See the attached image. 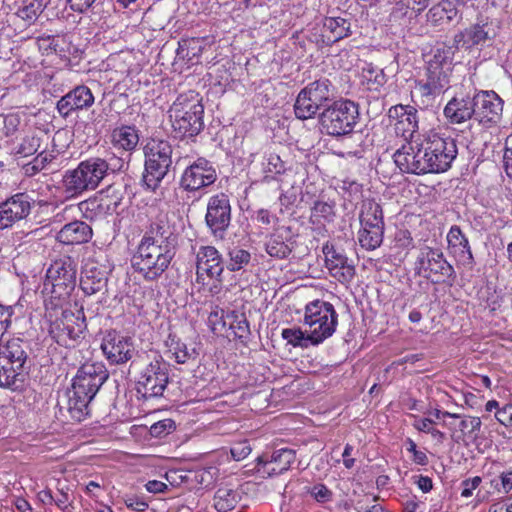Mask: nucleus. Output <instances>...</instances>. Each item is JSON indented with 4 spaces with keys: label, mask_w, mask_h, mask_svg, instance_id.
Returning a JSON list of instances; mask_svg holds the SVG:
<instances>
[{
    "label": "nucleus",
    "mask_w": 512,
    "mask_h": 512,
    "mask_svg": "<svg viewBox=\"0 0 512 512\" xmlns=\"http://www.w3.org/2000/svg\"><path fill=\"white\" fill-rule=\"evenodd\" d=\"M475 120L484 126L497 124L503 111L502 99L493 91L474 89Z\"/></svg>",
    "instance_id": "obj_17"
},
{
    "label": "nucleus",
    "mask_w": 512,
    "mask_h": 512,
    "mask_svg": "<svg viewBox=\"0 0 512 512\" xmlns=\"http://www.w3.org/2000/svg\"><path fill=\"white\" fill-rule=\"evenodd\" d=\"M317 30L319 33L313 35V40L321 46L332 45L351 35V18L325 17Z\"/></svg>",
    "instance_id": "obj_20"
},
{
    "label": "nucleus",
    "mask_w": 512,
    "mask_h": 512,
    "mask_svg": "<svg viewBox=\"0 0 512 512\" xmlns=\"http://www.w3.org/2000/svg\"><path fill=\"white\" fill-rule=\"evenodd\" d=\"M358 119V105L347 99L334 101L320 114L322 130L336 137L350 134Z\"/></svg>",
    "instance_id": "obj_9"
},
{
    "label": "nucleus",
    "mask_w": 512,
    "mask_h": 512,
    "mask_svg": "<svg viewBox=\"0 0 512 512\" xmlns=\"http://www.w3.org/2000/svg\"><path fill=\"white\" fill-rule=\"evenodd\" d=\"M231 328L239 338H245L250 333L249 323L243 315L236 317L235 321L231 324Z\"/></svg>",
    "instance_id": "obj_56"
},
{
    "label": "nucleus",
    "mask_w": 512,
    "mask_h": 512,
    "mask_svg": "<svg viewBox=\"0 0 512 512\" xmlns=\"http://www.w3.org/2000/svg\"><path fill=\"white\" fill-rule=\"evenodd\" d=\"M415 483L417 484L418 488L424 493H428L433 488L432 479L428 476H417V480Z\"/></svg>",
    "instance_id": "obj_63"
},
{
    "label": "nucleus",
    "mask_w": 512,
    "mask_h": 512,
    "mask_svg": "<svg viewBox=\"0 0 512 512\" xmlns=\"http://www.w3.org/2000/svg\"><path fill=\"white\" fill-rule=\"evenodd\" d=\"M168 383L167 367L164 363H150L142 372L138 381V391L145 398L161 396Z\"/></svg>",
    "instance_id": "obj_19"
},
{
    "label": "nucleus",
    "mask_w": 512,
    "mask_h": 512,
    "mask_svg": "<svg viewBox=\"0 0 512 512\" xmlns=\"http://www.w3.org/2000/svg\"><path fill=\"white\" fill-rule=\"evenodd\" d=\"M444 115L452 124L475 118L474 93L456 94L445 106Z\"/></svg>",
    "instance_id": "obj_28"
},
{
    "label": "nucleus",
    "mask_w": 512,
    "mask_h": 512,
    "mask_svg": "<svg viewBox=\"0 0 512 512\" xmlns=\"http://www.w3.org/2000/svg\"><path fill=\"white\" fill-rule=\"evenodd\" d=\"M53 45V54L59 56L61 60L67 63L78 52V49L72 44L67 35H56V42Z\"/></svg>",
    "instance_id": "obj_42"
},
{
    "label": "nucleus",
    "mask_w": 512,
    "mask_h": 512,
    "mask_svg": "<svg viewBox=\"0 0 512 512\" xmlns=\"http://www.w3.org/2000/svg\"><path fill=\"white\" fill-rule=\"evenodd\" d=\"M501 486L504 493H508L512 490V470L503 472L500 476Z\"/></svg>",
    "instance_id": "obj_64"
},
{
    "label": "nucleus",
    "mask_w": 512,
    "mask_h": 512,
    "mask_svg": "<svg viewBox=\"0 0 512 512\" xmlns=\"http://www.w3.org/2000/svg\"><path fill=\"white\" fill-rule=\"evenodd\" d=\"M55 505L62 511H67L71 506V499L69 493L64 488L58 489L57 494L54 496Z\"/></svg>",
    "instance_id": "obj_58"
},
{
    "label": "nucleus",
    "mask_w": 512,
    "mask_h": 512,
    "mask_svg": "<svg viewBox=\"0 0 512 512\" xmlns=\"http://www.w3.org/2000/svg\"><path fill=\"white\" fill-rule=\"evenodd\" d=\"M390 125L405 140L412 139L418 130L417 110L410 105H395L388 111Z\"/></svg>",
    "instance_id": "obj_24"
},
{
    "label": "nucleus",
    "mask_w": 512,
    "mask_h": 512,
    "mask_svg": "<svg viewBox=\"0 0 512 512\" xmlns=\"http://www.w3.org/2000/svg\"><path fill=\"white\" fill-rule=\"evenodd\" d=\"M296 459L292 449L282 448L275 450L271 455H262L257 458L256 470L268 476L280 475L286 472Z\"/></svg>",
    "instance_id": "obj_25"
},
{
    "label": "nucleus",
    "mask_w": 512,
    "mask_h": 512,
    "mask_svg": "<svg viewBox=\"0 0 512 512\" xmlns=\"http://www.w3.org/2000/svg\"><path fill=\"white\" fill-rule=\"evenodd\" d=\"M228 256L229 262L227 264V268L230 271H238L244 268L251 260V254L247 250L239 247L230 249Z\"/></svg>",
    "instance_id": "obj_46"
},
{
    "label": "nucleus",
    "mask_w": 512,
    "mask_h": 512,
    "mask_svg": "<svg viewBox=\"0 0 512 512\" xmlns=\"http://www.w3.org/2000/svg\"><path fill=\"white\" fill-rule=\"evenodd\" d=\"M175 254V247L139 243L131 264L135 272L145 280L156 281L168 269Z\"/></svg>",
    "instance_id": "obj_6"
},
{
    "label": "nucleus",
    "mask_w": 512,
    "mask_h": 512,
    "mask_svg": "<svg viewBox=\"0 0 512 512\" xmlns=\"http://www.w3.org/2000/svg\"><path fill=\"white\" fill-rule=\"evenodd\" d=\"M429 415L433 416L434 419L431 418V417H419V416H416V415H410V417L414 419V421L412 423L413 428L415 430H417L418 432L429 434V432L432 429V427L436 425V423H437L436 420H439L440 424L443 427H447L449 429H452L451 423L446 422L445 419L447 417H449V418H460L459 414L451 413V412H448V411H443V410H440V409H434L433 411H431L429 413Z\"/></svg>",
    "instance_id": "obj_35"
},
{
    "label": "nucleus",
    "mask_w": 512,
    "mask_h": 512,
    "mask_svg": "<svg viewBox=\"0 0 512 512\" xmlns=\"http://www.w3.org/2000/svg\"><path fill=\"white\" fill-rule=\"evenodd\" d=\"M101 349L112 364L126 363L134 354L131 338L116 331L106 333L101 343Z\"/></svg>",
    "instance_id": "obj_23"
},
{
    "label": "nucleus",
    "mask_w": 512,
    "mask_h": 512,
    "mask_svg": "<svg viewBox=\"0 0 512 512\" xmlns=\"http://www.w3.org/2000/svg\"><path fill=\"white\" fill-rule=\"evenodd\" d=\"M34 200L26 193H17L0 204V229L11 227L31 212Z\"/></svg>",
    "instance_id": "obj_22"
},
{
    "label": "nucleus",
    "mask_w": 512,
    "mask_h": 512,
    "mask_svg": "<svg viewBox=\"0 0 512 512\" xmlns=\"http://www.w3.org/2000/svg\"><path fill=\"white\" fill-rule=\"evenodd\" d=\"M169 118L173 130L182 137H193L204 127V107L199 94L188 91L180 94L171 105Z\"/></svg>",
    "instance_id": "obj_3"
},
{
    "label": "nucleus",
    "mask_w": 512,
    "mask_h": 512,
    "mask_svg": "<svg viewBox=\"0 0 512 512\" xmlns=\"http://www.w3.org/2000/svg\"><path fill=\"white\" fill-rule=\"evenodd\" d=\"M311 496L320 503L328 502L332 499V492L324 484H315L309 489Z\"/></svg>",
    "instance_id": "obj_53"
},
{
    "label": "nucleus",
    "mask_w": 512,
    "mask_h": 512,
    "mask_svg": "<svg viewBox=\"0 0 512 512\" xmlns=\"http://www.w3.org/2000/svg\"><path fill=\"white\" fill-rule=\"evenodd\" d=\"M361 226H372L384 228L383 211L379 203L373 199L362 201L359 213Z\"/></svg>",
    "instance_id": "obj_36"
},
{
    "label": "nucleus",
    "mask_w": 512,
    "mask_h": 512,
    "mask_svg": "<svg viewBox=\"0 0 512 512\" xmlns=\"http://www.w3.org/2000/svg\"><path fill=\"white\" fill-rule=\"evenodd\" d=\"M93 398L87 395H80L76 390L71 389L68 393L67 411L70 418L81 422L89 414V403Z\"/></svg>",
    "instance_id": "obj_38"
},
{
    "label": "nucleus",
    "mask_w": 512,
    "mask_h": 512,
    "mask_svg": "<svg viewBox=\"0 0 512 512\" xmlns=\"http://www.w3.org/2000/svg\"><path fill=\"white\" fill-rule=\"evenodd\" d=\"M40 147V138L35 135L25 136L17 149V154L22 157H28L38 151Z\"/></svg>",
    "instance_id": "obj_48"
},
{
    "label": "nucleus",
    "mask_w": 512,
    "mask_h": 512,
    "mask_svg": "<svg viewBox=\"0 0 512 512\" xmlns=\"http://www.w3.org/2000/svg\"><path fill=\"white\" fill-rule=\"evenodd\" d=\"M337 324L338 314L331 303L314 300L305 306L304 325L309 332L311 345H319L331 337Z\"/></svg>",
    "instance_id": "obj_7"
},
{
    "label": "nucleus",
    "mask_w": 512,
    "mask_h": 512,
    "mask_svg": "<svg viewBox=\"0 0 512 512\" xmlns=\"http://www.w3.org/2000/svg\"><path fill=\"white\" fill-rule=\"evenodd\" d=\"M427 21L432 23L433 25H442L447 23L445 18L444 10L440 4V2L434 6H432L427 14Z\"/></svg>",
    "instance_id": "obj_54"
},
{
    "label": "nucleus",
    "mask_w": 512,
    "mask_h": 512,
    "mask_svg": "<svg viewBox=\"0 0 512 512\" xmlns=\"http://www.w3.org/2000/svg\"><path fill=\"white\" fill-rule=\"evenodd\" d=\"M498 29L495 22L482 20L455 34L453 41L457 49H472L493 41L498 35Z\"/></svg>",
    "instance_id": "obj_15"
},
{
    "label": "nucleus",
    "mask_w": 512,
    "mask_h": 512,
    "mask_svg": "<svg viewBox=\"0 0 512 512\" xmlns=\"http://www.w3.org/2000/svg\"><path fill=\"white\" fill-rule=\"evenodd\" d=\"M145 157L143 185L156 190L172 166V145L167 140L150 138L143 147Z\"/></svg>",
    "instance_id": "obj_5"
},
{
    "label": "nucleus",
    "mask_w": 512,
    "mask_h": 512,
    "mask_svg": "<svg viewBox=\"0 0 512 512\" xmlns=\"http://www.w3.org/2000/svg\"><path fill=\"white\" fill-rule=\"evenodd\" d=\"M109 164L105 159L91 157L81 161L63 177L64 192L68 198L78 197L84 192L95 190L107 176Z\"/></svg>",
    "instance_id": "obj_4"
},
{
    "label": "nucleus",
    "mask_w": 512,
    "mask_h": 512,
    "mask_svg": "<svg viewBox=\"0 0 512 512\" xmlns=\"http://www.w3.org/2000/svg\"><path fill=\"white\" fill-rule=\"evenodd\" d=\"M230 451H231V455L234 460L241 461V460L245 459L251 453L252 449L248 442L243 441V442L234 444L231 447Z\"/></svg>",
    "instance_id": "obj_55"
},
{
    "label": "nucleus",
    "mask_w": 512,
    "mask_h": 512,
    "mask_svg": "<svg viewBox=\"0 0 512 512\" xmlns=\"http://www.w3.org/2000/svg\"><path fill=\"white\" fill-rule=\"evenodd\" d=\"M26 360L27 353L21 339H10L0 347V387L16 390L22 386Z\"/></svg>",
    "instance_id": "obj_8"
},
{
    "label": "nucleus",
    "mask_w": 512,
    "mask_h": 512,
    "mask_svg": "<svg viewBox=\"0 0 512 512\" xmlns=\"http://www.w3.org/2000/svg\"><path fill=\"white\" fill-rule=\"evenodd\" d=\"M55 42L56 35H42L37 38V45L39 49L46 55L53 54V44Z\"/></svg>",
    "instance_id": "obj_57"
},
{
    "label": "nucleus",
    "mask_w": 512,
    "mask_h": 512,
    "mask_svg": "<svg viewBox=\"0 0 512 512\" xmlns=\"http://www.w3.org/2000/svg\"><path fill=\"white\" fill-rule=\"evenodd\" d=\"M448 252L455 260L464 265L471 267L474 262L471 247L468 238L462 232L459 226L450 227L447 234Z\"/></svg>",
    "instance_id": "obj_29"
},
{
    "label": "nucleus",
    "mask_w": 512,
    "mask_h": 512,
    "mask_svg": "<svg viewBox=\"0 0 512 512\" xmlns=\"http://www.w3.org/2000/svg\"><path fill=\"white\" fill-rule=\"evenodd\" d=\"M241 494L237 489L230 486L219 487L213 497V507L218 512H229L233 510L239 501Z\"/></svg>",
    "instance_id": "obj_37"
},
{
    "label": "nucleus",
    "mask_w": 512,
    "mask_h": 512,
    "mask_svg": "<svg viewBox=\"0 0 512 512\" xmlns=\"http://www.w3.org/2000/svg\"><path fill=\"white\" fill-rule=\"evenodd\" d=\"M86 328L84 317L80 319L73 313H64L60 322L55 323V329L58 333L55 335L56 341L68 346V341H75L80 337Z\"/></svg>",
    "instance_id": "obj_30"
},
{
    "label": "nucleus",
    "mask_w": 512,
    "mask_h": 512,
    "mask_svg": "<svg viewBox=\"0 0 512 512\" xmlns=\"http://www.w3.org/2000/svg\"><path fill=\"white\" fill-rule=\"evenodd\" d=\"M107 284L106 272L95 263L85 264L80 287L86 295H93L105 288Z\"/></svg>",
    "instance_id": "obj_32"
},
{
    "label": "nucleus",
    "mask_w": 512,
    "mask_h": 512,
    "mask_svg": "<svg viewBox=\"0 0 512 512\" xmlns=\"http://www.w3.org/2000/svg\"><path fill=\"white\" fill-rule=\"evenodd\" d=\"M325 255V266L331 277L341 284L350 283L356 274L353 260L349 259L344 251L333 244L326 243L322 248Z\"/></svg>",
    "instance_id": "obj_16"
},
{
    "label": "nucleus",
    "mask_w": 512,
    "mask_h": 512,
    "mask_svg": "<svg viewBox=\"0 0 512 512\" xmlns=\"http://www.w3.org/2000/svg\"><path fill=\"white\" fill-rule=\"evenodd\" d=\"M455 50L452 46L437 47L427 61L424 78L417 81L413 97L428 105L451 84Z\"/></svg>",
    "instance_id": "obj_2"
},
{
    "label": "nucleus",
    "mask_w": 512,
    "mask_h": 512,
    "mask_svg": "<svg viewBox=\"0 0 512 512\" xmlns=\"http://www.w3.org/2000/svg\"><path fill=\"white\" fill-rule=\"evenodd\" d=\"M205 222L215 237H224L231 222V205L226 194L220 193L209 198Z\"/></svg>",
    "instance_id": "obj_12"
},
{
    "label": "nucleus",
    "mask_w": 512,
    "mask_h": 512,
    "mask_svg": "<svg viewBox=\"0 0 512 512\" xmlns=\"http://www.w3.org/2000/svg\"><path fill=\"white\" fill-rule=\"evenodd\" d=\"M165 344L169 353L172 354V357L179 364H184L196 357L195 349H189L187 345L174 334L168 335Z\"/></svg>",
    "instance_id": "obj_40"
},
{
    "label": "nucleus",
    "mask_w": 512,
    "mask_h": 512,
    "mask_svg": "<svg viewBox=\"0 0 512 512\" xmlns=\"http://www.w3.org/2000/svg\"><path fill=\"white\" fill-rule=\"evenodd\" d=\"M53 159V155L49 153H40L38 154L31 163L26 165L25 171L29 175H33L43 170L47 164H49Z\"/></svg>",
    "instance_id": "obj_49"
},
{
    "label": "nucleus",
    "mask_w": 512,
    "mask_h": 512,
    "mask_svg": "<svg viewBox=\"0 0 512 512\" xmlns=\"http://www.w3.org/2000/svg\"><path fill=\"white\" fill-rule=\"evenodd\" d=\"M175 247V238L170 225L163 219L152 222L139 243Z\"/></svg>",
    "instance_id": "obj_33"
},
{
    "label": "nucleus",
    "mask_w": 512,
    "mask_h": 512,
    "mask_svg": "<svg viewBox=\"0 0 512 512\" xmlns=\"http://www.w3.org/2000/svg\"><path fill=\"white\" fill-rule=\"evenodd\" d=\"M111 143L115 149L132 152L139 143L138 130L134 126H121L112 131Z\"/></svg>",
    "instance_id": "obj_34"
},
{
    "label": "nucleus",
    "mask_w": 512,
    "mask_h": 512,
    "mask_svg": "<svg viewBox=\"0 0 512 512\" xmlns=\"http://www.w3.org/2000/svg\"><path fill=\"white\" fill-rule=\"evenodd\" d=\"M481 420L479 417H467L459 423V429L462 433L477 435L481 429Z\"/></svg>",
    "instance_id": "obj_51"
},
{
    "label": "nucleus",
    "mask_w": 512,
    "mask_h": 512,
    "mask_svg": "<svg viewBox=\"0 0 512 512\" xmlns=\"http://www.w3.org/2000/svg\"><path fill=\"white\" fill-rule=\"evenodd\" d=\"M72 10L77 12H85L96 0H67Z\"/></svg>",
    "instance_id": "obj_62"
},
{
    "label": "nucleus",
    "mask_w": 512,
    "mask_h": 512,
    "mask_svg": "<svg viewBox=\"0 0 512 512\" xmlns=\"http://www.w3.org/2000/svg\"><path fill=\"white\" fill-rule=\"evenodd\" d=\"M145 488L150 493L158 494L168 490V485L162 481L150 480L145 484Z\"/></svg>",
    "instance_id": "obj_61"
},
{
    "label": "nucleus",
    "mask_w": 512,
    "mask_h": 512,
    "mask_svg": "<svg viewBox=\"0 0 512 512\" xmlns=\"http://www.w3.org/2000/svg\"><path fill=\"white\" fill-rule=\"evenodd\" d=\"M455 140L431 132L420 143L403 145L394 155V162L404 173L426 174L447 171L457 156Z\"/></svg>",
    "instance_id": "obj_1"
},
{
    "label": "nucleus",
    "mask_w": 512,
    "mask_h": 512,
    "mask_svg": "<svg viewBox=\"0 0 512 512\" xmlns=\"http://www.w3.org/2000/svg\"><path fill=\"white\" fill-rule=\"evenodd\" d=\"M262 170L266 174V178H273L285 171V164L278 154L267 153L263 158Z\"/></svg>",
    "instance_id": "obj_44"
},
{
    "label": "nucleus",
    "mask_w": 512,
    "mask_h": 512,
    "mask_svg": "<svg viewBox=\"0 0 512 512\" xmlns=\"http://www.w3.org/2000/svg\"><path fill=\"white\" fill-rule=\"evenodd\" d=\"M384 235V228H380L379 226H361V229L358 232V241L362 248L366 250H374L378 248L382 241Z\"/></svg>",
    "instance_id": "obj_41"
},
{
    "label": "nucleus",
    "mask_w": 512,
    "mask_h": 512,
    "mask_svg": "<svg viewBox=\"0 0 512 512\" xmlns=\"http://www.w3.org/2000/svg\"><path fill=\"white\" fill-rule=\"evenodd\" d=\"M415 265L418 274L424 276L434 274L441 277H452L454 275V269L445 259L444 254L439 249L429 246L420 248Z\"/></svg>",
    "instance_id": "obj_18"
},
{
    "label": "nucleus",
    "mask_w": 512,
    "mask_h": 512,
    "mask_svg": "<svg viewBox=\"0 0 512 512\" xmlns=\"http://www.w3.org/2000/svg\"><path fill=\"white\" fill-rule=\"evenodd\" d=\"M76 282V269L70 258L55 260L47 269L44 287L56 297L69 295Z\"/></svg>",
    "instance_id": "obj_11"
},
{
    "label": "nucleus",
    "mask_w": 512,
    "mask_h": 512,
    "mask_svg": "<svg viewBox=\"0 0 512 512\" xmlns=\"http://www.w3.org/2000/svg\"><path fill=\"white\" fill-rule=\"evenodd\" d=\"M295 237L290 226H278L265 243L266 252L277 259L287 258L295 248Z\"/></svg>",
    "instance_id": "obj_26"
},
{
    "label": "nucleus",
    "mask_w": 512,
    "mask_h": 512,
    "mask_svg": "<svg viewBox=\"0 0 512 512\" xmlns=\"http://www.w3.org/2000/svg\"><path fill=\"white\" fill-rule=\"evenodd\" d=\"M109 64L112 65L116 72L126 76L137 74L141 70L136 61L135 54L130 51L111 55Z\"/></svg>",
    "instance_id": "obj_39"
},
{
    "label": "nucleus",
    "mask_w": 512,
    "mask_h": 512,
    "mask_svg": "<svg viewBox=\"0 0 512 512\" xmlns=\"http://www.w3.org/2000/svg\"><path fill=\"white\" fill-rule=\"evenodd\" d=\"M41 12V3L37 0H32L20 7L16 14L19 18L30 24L37 19Z\"/></svg>",
    "instance_id": "obj_47"
},
{
    "label": "nucleus",
    "mask_w": 512,
    "mask_h": 512,
    "mask_svg": "<svg viewBox=\"0 0 512 512\" xmlns=\"http://www.w3.org/2000/svg\"><path fill=\"white\" fill-rule=\"evenodd\" d=\"M94 104V96L85 85L76 86L58 100L56 108L63 117H68L77 110L88 109Z\"/></svg>",
    "instance_id": "obj_27"
},
{
    "label": "nucleus",
    "mask_w": 512,
    "mask_h": 512,
    "mask_svg": "<svg viewBox=\"0 0 512 512\" xmlns=\"http://www.w3.org/2000/svg\"><path fill=\"white\" fill-rule=\"evenodd\" d=\"M395 246L403 250L414 248V241L407 229H399L394 236Z\"/></svg>",
    "instance_id": "obj_52"
},
{
    "label": "nucleus",
    "mask_w": 512,
    "mask_h": 512,
    "mask_svg": "<svg viewBox=\"0 0 512 512\" xmlns=\"http://www.w3.org/2000/svg\"><path fill=\"white\" fill-rule=\"evenodd\" d=\"M254 219L265 228L276 226L279 220L276 214L264 208L255 212Z\"/></svg>",
    "instance_id": "obj_50"
},
{
    "label": "nucleus",
    "mask_w": 512,
    "mask_h": 512,
    "mask_svg": "<svg viewBox=\"0 0 512 512\" xmlns=\"http://www.w3.org/2000/svg\"><path fill=\"white\" fill-rule=\"evenodd\" d=\"M216 179L214 166L205 158H198L183 171L180 186L185 191L195 192L212 185Z\"/></svg>",
    "instance_id": "obj_14"
},
{
    "label": "nucleus",
    "mask_w": 512,
    "mask_h": 512,
    "mask_svg": "<svg viewBox=\"0 0 512 512\" xmlns=\"http://www.w3.org/2000/svg\"><path fill=\"white\" fill-rule=\"evenodd\" d=\"M107 378L108 373L102 363H85L78 369L73 379L72 389L80 395L94 398Z\"/></svg>",
    "instance_id": "obj_13"
},
{
    "label": "nucleus",
    "mask_w": 512,
    "mask_h": 512,
    "mask_svg": "<svg viewBox=\"0 0 512 512\" xmlns=\"http://www.w3.org/2000/svg\"><path fill=\"white\" fill-rule=\"evenodd\" d=\"M444 13L447 23L451 22L453 19L456 18L458 14V10L456 8V3L451 0H443L440 2Z\"/></svg>",
    "instance_id": "obj_60"
},
{
    "label": "nucleus",
    "mask_w": 512,
    "mask_h": 512,
    "mask_svg": "<svg viewBox=\"0 0 512 512\" xmlns=\"http://www.w3.org/2000/svg\"><path fill=\"white\" fill-rule=\"evenodd\" d=\"M334 216L335 209L333 203H328L321 200L314 203L311 210V218L314 219V222H331L333 221Z\"/></svg>",
    "instance_id": "obj_45"
},
{
    "label": "nucleus",
    "mask_w": 512,
    "mask_h": 512,
    "mask_svg": "<svg viewBox=\"0 0 512 512\" xmlns=\"http://www.w3.org/2000/svg\"><path fill=\"white\" fill-rule=\"evenodd\" d=\"M196 281L205 285V276L218 279L224 271L220 252L213 246H201L196 254Z\"/></svg>",
    "instance_id": "obj_21"
},
{
    "label": "nucleus",
    "mask_w": 512,
    "mask_h": 512,
    "mask_svg": "<svg viewBox=\"0 0 512 512\" xmlns=\"http://www.w3.org/2000/svg\"><path fill=\"white\" fill-rule=\"evenodd\" d=\"M281 335L288 344L294 347L307 348L311 345L307 329L302 331L300 328H285L282 330Z\"/></svg>",
    "instance_id": "obj_43"
},
{
    "label": "nucleus",
    "mask_w": 512,
    "mask_h": 512,
    "mask_svg": "<svg viewBox=\"0 0 512 512\" xmlns=\"http://www.w3.org/2000/svg\"><path fill=\"white\" fill-rule=\"evenodd\" d=\"M332 97V85L328 79H319L309 83L296 98L294 104L296 117L301 120L313 118L320 108L332 100Z\"/></svg>",
    "instance_id": "obj_10"
},
{
    "label": "nucleus",
    "mask_w": 512,
    "mask_h": 512,
    "mask_svg": "<svg viewBox=\"0 0 512 512\" xmlns=\"http://www.w3.org/2000/svg\"><path fill=\"white\" fill-rule=\"evenodd\" d=\"M481 481L482 480L479 476L464 480L462 482L463 489L461 496L465 498L470 497L473 493V490H475L480 485Z\"/></svg>",
    "instance_id": "obj_59"
},
{
    "label": "nucleus",
    "mask_w": 512,
    "mask_h": 512,
    "mask_svg": "<svg viewBox=\"0 0 512 512\" xmlns=\"http://www.w3.org/2000/svg\"><path fill=\"white\" fill-rule=\"evenodd\" d=\"M92 228L83 221H73L64 225L57 233V240L65 245L88 242L92 238Z\"/></svg>",
    "instance_id": "obj_31"
}]
</instances>
